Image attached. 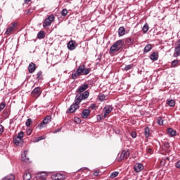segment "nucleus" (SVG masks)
Segmentation results:
<instances>
[{"label":"nucleus","mask_w":180,"mask_h":180,"mask_svg":"<svg viewBox=\"0 0 180 180\" xmlns=\"http://www.w3.org/2000/svg\"><path fill=\"white\" fill-rule=\"evenodd\" d=\"M91 72V68H85V65H82L78 67L75 72L72 73V79H77L81 75H88Z\"/></svg>","instance_id":"nucleus-1"},{"label":"nucleus","mask_w":180,"mask_h":180,"mask_svg":"<svg viewBox=\"0 0 180 180\" xmlns=\"http://www.w3.org/2000/svg\"><path fill=\"white\" fill-rule=\"evenodd\" d=\"M23 131H20L18 136H14L13 143L15 146L18 147H22L23 146Z\"/></svg>","instance_id":"nucleus-2"},{"label":"nucleus","mask_w":180,"mask_h":180,"mask_svg":"<svg viewBox=\"0 0 180 180\" xmlns=\"http://www.w3.org/2000/svg\"><path fill=\"white\" fill-rule=\"evenodd\" d=\"M123 44V40L120 39L117 41L114 44L110 47V53L111 54H114V53H116L120 50V48H119V46H122Z\"/></svg>","instance_id":"nucleus-3"},{"label":"nucleus","mask_w":180,"mask_h":180,"mask_svg":"<svg viewBox=\"0 0 180 180\" xmlns=\"http://www.w3.org/2000/svg\"><path fill=\"white\" fill-rule=\"evenodd\" d=\"M88 96H89V91H86L83 92L82 94L79 93L76 96L75 98L77 100V103H80L82 101H84L85 99H87Z\"/></svg>","instance_id":"nucleus-4"},{"label":"nucleus","mask_w":180,"mask_h":180,"mask_svg":"<svg viewBox=\"0 0 180 180\" xmlns=\"http://www.w3.org/2000/svg\"><path fill=\"white\" fill-rule=\"evenodd\" d=\"M56 18L53 15H49L47 18L44 20V22H43V27L45 29V27H49V26H51V22H54V20Z\"/></svg>","instance_id":"nucleus-5"},{"label":"nucleus","mask_w":180,"mask_h":180,"mask_svg":"<svg viewBox=\"0 0 180 180\" xmlns=\"http://www.w3.org/2000/svg\"><path fill=\"white\" fill-rule=\"evenodd\" d=\"M18 26V22H14L8 25L6 30L5 32V34L9 35L11 33L15 31V29H16V27Z\"/></svg>","instance_id":"nucleus-6"},{"label":"nucleus","mask_w":180,"mask_h":180,"mask_svg":"<svg viewBox=\"0 0 180 180\" xmlns=\"http://www.w3.org/2000/svg\"><path fill=\"white\" fill-rule=\"evenodd\" d=\"M79 103H77L76 98H75V103H73L68 110V113H74L77 110L79 109Z\"/></svg>","instance_id":"nucleus-7"},{"label":"nucleus","mask_w":180,"mask_h":180,"mask_svg":"<svg viewBox=\"0 0 180 180\" xmlns=\"http://www.w3.org/2000/svg\"><path fill=\"white\" fill-rule=\"evenodd\" d=\"M51 122V116L47 115L43 121L38 125L39 129H43V127H46V124H49Z\"/></svg>","instance_id":"nucleus-8"},{"label":"nucleus","mask_w":180,"mask_h":180,"mask_svg":"<svg viewBox=\"0 0 180 180\" xmlns=\"http://www.w3.org/2000/svg\"><path fill=\"white\" fill-rule=\"evenodd\" d=\"M130 157V151L124 150L122 151L120 156L118 158V161H123V160H127Z\"/></svg>","instance_id":"nucleus-9"},{"label":"nucleus","mask_w":180,"mask_h":180,"mask_svg":"<svg viewBox=\"0 0 180 180\" xmlns=\"http://www.w3.org/2000/svg\"><path fill=\"white\" fill-rule=\"evenodd\" d=\"M31 94L32 96H34V98H39V96L41 95V89L40 87H36L32 90Z\"/></svg>","instance_id":"nucleus-10"},{"label":"nucleus","mask_w":180,"mask_h":180,"mask_svg":"<svg viewBox=\"0 0 180 180\" xmlns=\"http://www.w3.org/2000/svg\"><path fill=\"white\" fill-rule=\"evenodd\" d=\"M113 110V107L112 105H105L103 109L104 118L108 117V115Z\"/></svg>","instance_id":"nucleus-11"},{"label":"nucleus","mask_w":180,"mask_h":180,"mask_svg":"<svg viewBox=\"0 0 180 180\" xmlns=\"http://www.w3.org/2000/svg\"><path fill=\"white\" fill-rule=\"evenodd\" d=\"M77 41L74 40L70 41L68 43V50H70V51L75 50V49L77 48Z\"/></svg>","instance_id":"nucleus-12"},{"label":"nucleus","mask_w":180,"mask_h":180,"mask_svg":"<svg viewBox=\"0 0 180 180\" xmlns=\"http://www.w3.org/2000/svg\"><path fill=\"white\" fill-rule=\"evenodd\" d=\"M144 169V166L141 163H136L134 166V171L135 172H141Z\"/></svg>","instance_id":"nucleus-13"},{"label":"nucleus","mask_w":180,"mask_h":180,"mask_svg":"<svg viewBox=\"0 0 180 180\" xmlns=\"http://www.w3.org/2000/svg\"><path fill=\"white\" fill-rule=\"evenodd\" d=\"M89 88V85L84 84L82 86H79L78 89L76 91L78 94H82V92H84V91H86V89Z\"/></svg>","instance_id":"nucleus-14"},{"label":"nucleus","mask_w":180,"mask_h":180,"mask_svg":"<svg viewBox=\"0 0 180 180\" xmlns=\"http://www.w3.org/2000/svg\"><path fill=\"white\" fill-rule=\"evenodd\" d=\"M91 114V111L88 109H84L81 114V116L83 119H88V117Z\"/></svg>","instance_id":"nucleus-15"},{"label":"nucleus","mask_w":180,"mask_h":180,"mask_svg":"<svg viewBox=\"0 0 180 180\" xmlns=\"http://www.w3.org/2000/svg\"><path fill=\"white\" fill-rule=\"evenodd\" d=\"M28 71L30 74H33V72L36 71V64L33 63L32 62L30 63L28 66Z\"/></svg>","instance_id":"nucleus-16"},{"label":"nucleus","mask_w":180,"mask_h":180,"mask_svg":"<svg viewBox=\"0 0 180 180\" xmlns=\"http://www.w3.org/2000/svg\"><path fill=\"white\" fill-rule=\"evenodd\" d=\"M126 34V28L124 27H120L118 29V36L122 37V36H124Z\"/></svg>","instance_id":"nucleus-17"},{"label":"nucleus","mask_w":180,"mask_h":180,"mask_svg":"<svg viewBox=\"0 0 180 180\" xmlns=\"http://www.w3.org/2000/svg\"><path fill=\"white\" fill-rule=\"evenodd\" d=\"M27 155V150H24V153L22 154V160L24 162H30V159L27 158L26 155Z\"/></svg>","instance_id":"nucleus-18"},{"label":"nucleus","mask_w":180,"mask_h":180,"mask_svg":"<svg viewBox=\"0 0 180 180\" xmlns=\"http://www.w3.org/2000/svg\"><path fill=\"white\" fill-rule=\"evenodd\" d=\"M167 134L170 136V137H174V136L176 135V131L174 130L172 128H168L167 129Z\"/></svg>","instance_id":"nucleus-19"},{"label":"nucleus","mask_w":180,"mask_h":180,"mask_svg":"<svg viewBox=\"0 0 180 180\" xmlns=\"http://www.w3.org/2000/svg\"><path fill=\"white\" fill-rule=\"evenodd\" d=\"M152 49H153V45L151 44H148L143 49V53H150V51H151Z\"/></svg>","instance_id":"nucleus-20"},{"label":"nucleus","mask_w":180,"mask_h":180,"mask_svg":"<svg viewBox=\"0 0 180 180\" xmlns=\"http://www.w3.org/2000/svg\"><path fill=\"white\" fill-rule=\"evenodd\" d=\"M150 58L152 60V61H157V60H158V53L153 52L150 56Z\"/></svg>","instance_id":"nucleus-21"},{"label":"nucleus","mask_w":180,"mask_h":180,"mask_svg":"<svg viewBox=\"0 0 180 180\" xmlns=\"http://www.w3.org/2000/svg\"><path fill=\"white\" fill-rule=\"evenodd\" d=\"M173 56L176 58L180 56V48H174V52L173 53Z\"/></svg>","instance_id":"nucleus-22"},{"label":"nucleus","mask_w":180,"mask_h":180,"mask_svg":"<svg viewBox=\"0 0 180 180\" xmlns=\"http://www.w3.org/2000/svg\"><path fill=\"white\" fill-rule=\"evenodd\" d=\"M51 178L53 180H60L63 179V175L60 173H58L56 174H53Z\"/></svg>","instance_id":"nucleus-23"},{"label":"nucleus","mask_w":180,"mask_h":180,"mask_svg":"<svg viewBox=\"0 0 180 180\" xmlns=\"http://www.w3.org/2000/svg\"><path fill=\"white\" fill-rule=\"evenodd\" d=\"M134 42V39L132 38L129 37L125 39V44H127L128 46H131Z\"/></svg>","instance_id":"nucleus-24"},{"label":"nucleus","mask_w":180,"mask_h":180,"mask_svg":"<svg viewBox=\"0 0 180 180\" xmlns=\"http://www.w3.org/2000/svg\"><path fill=\"white\" fill-rule=\"evenodd\" d=\"M150 128L148 127H146L145 129H144V135H145V137L146 139H148V137H150Z\"/></svg>","instance_id":"nucleus-25"},{"label":"nucleus","mask_w":180,"mask_h":180,"mask_svg":"<svg viewBox=\"0 0 180 180\" xmlns=\"http://www.w3.org/2000/svg\"><path fill=\"white\" fill-rule=\"evenodd\" d=\"M23 179L24 180H30V179H32V174H30V173L26 172L23 175Z\"/></svg>","instance_id":"nucleus-26"},{"label":"nucleus","mask_w":180,"mask_h":180,"mask_svg":"<svg viewBox=\"0 0 180 180\" xmlns=\"http://www.w3.org/2000/svg\"><path fill=\"white\" fill-rule=\"evenodd\" d=\"M46 37V34H44V31H40L37 34V38L39 39H44Z\"/></svg>","instance_id":"nucleus-27"},{"label":"nucleus","mask_w":180,"mask_h":180,"mask_svg":"<svg viewBox=\"0 0 180 180\" xmlns=\"http://www.w3.org/2000/svg\"><path fill=\"white\" fill-rule=\"evenodd\" d=\"M167 161H169V158L166 157V158H162L161 161H160V165H165L167 164Z\"/></svg>","instance_id":"nucleus-28"},{"label":"nucleus","mask_w":180,"mask_h":180,"mask_svg":"<svg viewBox=\"0 0 180 180\" xmlns=\"http://www.w3.org/2000/svg\"><path fill=\"white\" fill-rule=\"evenodd\" d=\"M37 81H40V79H43V72L39 71L37 74Z\"/></svg>","instance_id":"nucleus-29"},{"label":"nucleus","mask_w":180,"mask_h":180,"mask_svg":"<svg viewBox=\"0 0 180 180\" xmlns=\"http://www.w3.org/2000/svg\"><path fill=\"white\" fill-rule=\"evenodd\" d=\"M3 180H15V176L13 174L8 175Z\"/></svg>","instance_id":"nucleus-30"},{"label":"nucleus","mask_w":180,"mask_h":180,"mask_svg":"<svg viewBox=\"0 0 180 180\" xmlns=\"http://www.w3.org/2000/svg\"><path fill=\"white\" fill-rule=\"evenodd\" d=\"M148 24L146 23L142 28V31L143 32V33H147V32H148Z\"/></svg>","instance_id":"nucleus-31"},{"label":"nucleus","mask_w":180,"mask_h":180,"mask_svg":"<svg viewBox=\"0 0 180 180\" xmlns=\"http://www.w3.org/2000/svg\"><path fill=\"white\" fill-rule=\"evenodd\" d=\"M179 63V60H174L172 61L171 65H172V67L175 68V67H176V65H178Z\"/></svg>","instance_id":"nucleus-32"},{"label":"nucleus","mask_w":180,"mask_h":180,"mask_svg":"<svg viewBox=\"0 0 180 180\" xmlns=\"http://www.w3.org/2000/svg\"><path fill=\"white\" fill-rule=\"evenodd\" d=\"M62 16H67L68 15V11L67 9L64 8L60 12Z\"/></svg>","instance_id":"nucleus-33"},{"label":"nucleus","mask_w":180,"mask_h":180,"mask_svg":"<svg viewBox=\"0 0 180 180\" xmlns=\"http://www.w3.org/2000/svg\"><path fill=\"white\" fill-rule=\"evenodd\" d=\"M158 124L160 126H162V124H164V120H162V118L161 117H158Z\"/></svg>","instance_id":"nucleus-34"},{"label":"nucleus","mask_w":180,"mask_h":180,"mask_svg":"<svg viewBox=\"0 0 180 180\" xmlns=\"http://www.w3.org/2000/svg\"><path fill=\"white\" fill-rule=\"evenodd\" d=\"M133 67H134V65H133V64L128 65L125 66L124 70L129 71V70H131V68H133Z\"/></svg>","instance_id":"nucleus-35"},{"label":"nucleus","mask_w":180,"mask_h":180,"mask_svg":"<svg viewBox=\"0 0 180 180\" xmlns=\"http://www.w3.org/2000/svg\"><path fill=\"white\" fill-rule=\"evenodd\" d=\"M167 105L172 108V106H175V101L174 100H169L167 101Z\"/></svg>","instance_id":"nucleus-36"},{"label":"nucleus","mask_w":180,"mask_h":180,"mask_svg":"<svg viewBox=\"0 0 180 180\" xmlns=\"http://www.w3.org/2000/svg\"><path fill=\"white\" fill-rule=\"evenodd\" d=\"M32 123H33V120H32V119L29 118L27 120L25 124L26 126H27V127H30V124H32Z\"/></svg>","instance_id":"nucleus-37"},{"label":"nucleus","mask_w":180,"mask_h":180,"mask_svg":"<svg viewBox=\"0 0 180 180\" xmlns=\"http://www.w3.org/2000/svg\"><path fill=\"white\" fill-rule=\"evenodd\" d=\"M5 106H6V103L5 102H2L0 104V112H2V110H4V109H5Z\"/></svg>","instance_id":"nucleus-38"},{"label":"nucleus","mask_w":180,"mask_h":180,"mask_svg":"<svg viewBox=\"0 0 180 180\" xmlns=\"http://www.w3.org/2000/svg\"><path fill=\"white\" fill-rule=\"evenodd\" d=\"M105 98H106V96H105V94L98 96V99H99L100 102H103V101H105Z\"/></svg>","instance_id":"nucleus-39"},{"label":"nucleus","mask_w":180,"mask_h":180,"mask_svg":"<svg viewBox=\"0 0 180 180\" xmlns=\"http://www.w3.org/2000/svg\"><path fill=\"white\" fill-rule=\"evenodd\" d=\"M117 175H119L118 172H113L112 173H111L110 177V178H116V176H117Z\"/></svg>","instance_id":"nucleus-40"},{"label":"nucleus","mask_w":180,"mask_h":180,"mask_svg":"<svg viewBox=\"0 0 180 180\" xmlns=\"http://www.w3.org/2000/svg\"><path fill=\"white\" fill-rule=\"evenodd\" d=\"M74 120L75 122V123H77V124H79L81 123V118L76 117L74 118Z\"/></svg>","instance_id":"nucleus-41"},{"label":"nucleus","mask_w":180,"mask_h":180,"mask_svg":"<svg viewBox=\"0 0 180 180\" xmlns=\"http://www.w3.org/2000/svg\"><path fill=\"white\" fill-rule=\"evenodd\" d=\"M44 139H46V137L44 136H39L38 138H37L35 139V142L37 143V142L40 141V140H44Z\"/></svg>","instance_id":"nucleus-42"},{"label":"nucleus","mask_w":180,"mask_h":180,"mask_svg":"<svg viewBox=\"0 0 180 180\" xmlns=\"http://www.w3.org/2000/svg\"><path fill=\"white\" fill-rule=\"evenodd\" d=\"M131 136L132 137V139H136L137 137V133H136V131H132L131 133Z\"/></svg>","instance_id":"nucleus-43"},{"label":"nucleus","mask_w":180,"mask_h":180,"mask_svg":"<svg viewBox=\"0 0 180 180\" xmlns=\"http://www.w3.org/2000/svg\"><path fill=\"white\" fill-rule=\"evenodd\" d=\"M175 167H176V168H177L178 169H180V160H178V161L175 163Z\"/></svg>","instance_id":"nucleus-44"},{"label":"nucleus","mask_w":180,"mask_h":180,"mask_svg":"<svg viewBox=\"0 0 180 180\" xmlns=\"http://www.w3.org/2000/svg\"><path fill=\"white\" fill-rule=\"evenodd\" d=\"M103 116V115H97V120H98V122H101V120H102V117Z\"/></svg>","instance_id":"nucleus-45"},{"label":"nucleus","mask_w":180,"mask_h":180,"mask_svg":"<svg viewBox=\"0 0 180 180\" xmlns=\"http://www.w3.org/2000/svg\"><path fill=\"white\" fill-rule=\"evenodd\" d=\"M2 133H4V126L0 124V135L2 134Z\"/></svg>","instance_id":"nucleus-46"},{"label":"nucleus","mask_w":180,"mask_h":180,"mask_svg":"<svg viewBox=\"0 0 180 180\" xmlns=\"http://www.w3.org/2000/svg\"><path fill=\"white\" fill-rule=\"evenodd\" d=\"M177 49H180V39H179L177 41V43H176V46Z\"/></svg>","instance_id":"nucleus-47"},{"label":"nucleus","mask_w":180,"mask_h":180,"mask_svg":"<svg viewBox=\"0 0 180 180\" xmlns=\"http://www.w3.org/2000/svg\"><path fill=\"white\" fill-rule=\"evenodd\" d=\"M99 171H95L94 172V176H98V175H99Z\"/></svg>","instance_id":"nucleus-48"},{"label":"nucleus","mask_w":180,"mask_h":180,"mask_svg":"<svg viewBox=\"0 0 180 180\" xmlns=\"http://www.w3.org/2000/svg\"><path fill=\"white\" fill-rule=\"evenodd\" d=\"M96 106V105L95 104H91L90 108H91V109H95Z\"/></svg>","instance_id":"nucleus-49"},{"label":"nucleus","mask_w":180,"mask_h":180,"mask_svg":"<svg viewBox=\"0 0 180 180\" xmlns=\"http://www.w3.org/2000/svg\"><path fill=\"white\" fill-rule=\"evenodd\" d=\"M27 134L28 135V136H30L31 134H32V130H28L27 131Z\"/></svg>","instance_id":"nucleus-50"},{"label":"nucleus","mask_w":180,"mask_h":180,"mask_svg":"<svg viewBox=\"0 0 180 180\" xmlns=\"http://www.w3.org/2000/svg\"><path fill=\"white\" fill-rule=\"evenodd\" d=\"M32 0H24L25 4H27L29 2H30Z\"/></svg>","instance_id":"nucleus-51"},{"label":"nucleus","mask_w":180,"mask_h":180,"mask_svg":"<svg viewBox=\"0 0 180 180\" xmlns=\"http://www.w3.org/2000/svg\"><path fill=\"white\" fill-rule=\"evenodd\" d=\"M152 151H153V149H151V148L148 149V153H151Z\"/></svg>","instance_id":"nucleus-52"},{"label":"nucleus","mask_w":180,"mask_h":180,"mask_svg":"<svg viewBox=\"0 0 180 180\" xmlns=\"http://www.w3.org/2000/svg\"><path fill=\"white\" fill-rule=\"evenodd\" d=\"M82 171H88V168L84 167V169H82Z\"/></svg>","instance_id":"nucleus-53"},{"label":"nucleus","mask_w":180,"mask_h":180,"mask_svg":"<svg viewBox=\"0 0 180 180\" xmlns=\"http://www.w3.org/2000/svg\"><path fill=\"white\" fill-rule=\"evenodd\" d=\"M167 146H169V143H167Z\"/></svg>","instance_id":"nucleus-54"},{"label":"nucleus","mask_w":180,"mask_h":180,"mask_svg":"<svg viewBox=\"0 0 180 180\" xmlns=\"http://www.w3.org/2000/svg\"><path fill=\"white\" fill-rule=\"evenodd\" d=\"M54 133H57V131H55Z\"/></svg>","instance_id":"nucleus-55"}]
</instances>
